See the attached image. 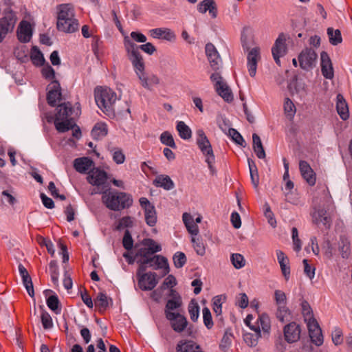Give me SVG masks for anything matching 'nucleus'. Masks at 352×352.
Masks as SVG:
<instances>
[{
    "label": "nucleus",
    "mask_w": 352,
    "mask_h": 352,
    "mask_svg": "<svg viewBox=\"0 0 352 352\" xmlns=\"http://www.w3.org/2000/svg\"><path fill=\"white\" fill-rule=\"evenodd\" d=\"M102 202L111 210L121 211L132 205L133 199L128 193L108 188L102 193Z\"/></svg>",
    "instance_id": "f257e3e1"
},
{
    "label": "nucleus",
    "mask_w": 352,
    "mask_h": 352,
    "mask_svg": "<svg viewBox=\"0 0 352 352\" xmlns=\"http://www.w3.org/2000/svg\"><path fill=\"white\" fill-rule=\"evenodd\" d=\"M323 202L314 208L311 214L312 221L316 225L322 223L327 228L331 226V219L330 213L333 210V204L331 197L326 192H324Z\"/></svg>",
    "instance_id": "f03ea898"
},
{
    "label": "nucleus",
    "mask_w": 352,
    "mask_h": 352,
    "mask_svg": "<svg viewBox=\"0 0 352 352\" xmlns=\"http://www.w3.org/2000/svg\"><path fill=\"white\" fill-rule=\"evenodd\" d=\"M94 97L98 107L104 112L113 111V105L117 100L116 94L109 87H97L94 90Z\"/></svg>",
    "instance_id": "7ed1b4c3"
},
{
    "label": "nucleus",
    "mask_w": 352,
    "mask_h": 352,
    "mask_svg": "<svg viewBox=\"0 0 352 352\" xmlns=\"http://www.w3.org/2000/svg\"><path fill=\"white\" fill-rule=\"evenodd\" d=\"M124 44L128 53L129 58L138 76L145 72V64L143 57L138 50V45L128 37L124 38Z\"/></svg>",
    "instance_id": "20e7f679"
},
{
    "label": "nucleus",
    "mask_w": 352,
    "mask_h": 352,
    "mask_svg": "<svg viewBox=\"0 0 352 352\" xmlns=\"http://www.w3.org/2000/svg\"><path fill=\"white\" fill-rule=\"evenodd\" d=\"M196 134V142L198 147L203 155L206 157V162L208 164L210 172L213 174L215 172V169L213 166L215 162V157L212 146L202 129L197 130Z\"/></svg>",
    "instance_id": "39448f33"
},
{
    "label": "nucleus",
    "mask_w": 352,
    "mask_h": 352,
    "mask_svg": "<svg viewBox=\"0 0 352 352\" xmlns=\"http://www.w3.org/2000/svg\"><path fill=\"white\" fill-rule=\"evenodd\" d=\"M18 21L16 13L10 8L3 10L0 18V43L8 34L13 32Z\"/></svg>",
    "instance_id": "423d86ee"
},
{
    "label": "nucleus",
    "mask_w": 352,
    "mask_h": 352,
    "mask_svg": "<svg viewBox=\"0 0 352 352\" xmlns=\"http://www.w3.org/2000/svg\"><path fill=\"white\" fill-rule=\"evenodd\" d=\"M107 179V173L104 170L99 168H94L90 170L87 181L90 184L96 186L91 192V195L95 193L102 194L109 188Z\"/></svg>",
    "instance_id": "0eeeda50"
},
{
    "label": "nucleus",
    "mask_w": 352,
    "mask_h": 352,
    "mask_svg": "<svg viewBox=\"0 0 352 352\" xmlns=\"http://www.w3.org/2000/svg\"><path fill=\"white\" fill-rule=\"evenodd\" d=\"M318 55L314 50L305 48L298 55L300 67L304 70H309L315 67Z\"/></svg>",
    "instance_id": "6e6552de"
},
{
    "label": "nucleus",
    "mask_w": 352,
    "mask_h": 352,
    "mask_svg": "<svg viewBox=\"0 0 352 352\" xmlns=\"http://www.w3.org/2000/svg\"><path fill=\"white\" fill-rule=\"evenodd\" d=\"M140 204L144 210L145 221L147 225L153 227L157 222V214L155 206L146 197L140 199Z\"/></svg>",
    "instance_id": "1a4fd4ad"
},
{
    "label": "nucleus",
    "mask_w": 352,
    "mask_h": 352,
    "mask_svg": "<svg viewBox=\"0 0 352 352\" xmlns=\"http://www.w3.org/2000/svg\"><path fill=\"white\" fill-rule=\"evenodd\" d=\"M166 318L170 321L171 327L176 332L180 333L187 327L188 321L186 317L179 313L166 311Z\"/></svg>",
    "instance_id": "9d476101"
},
{
    "label": "nucleus",
    "mask_w": 352,
    "mask_h": 352,
    "mask_svg": "<svg viewBox=\"0 0 352 352\" xmlns=\"http://www.w3.org/2000/svg\"><path fill=\"white\" fill-rule=\"evenodd\" d=\"M158 283L157 274L155 272L142 274L138 278V286L143 291H151Z\"/></svg>",
    "instance_id": "9b49d317"
},
{
    "label": "nucleus",
    "mask_w": 352,
    "mask_h": 352,
    "mask_svg": "<svg viewBox=\"0 0 352 352\" xmlns=\"http://www.w3.org/2000/svg\"><path fill=\"white\" fill-rule=\"evenodd\" d=\"M61 87L58 80H54L49 85V91L47 94V100L52 107H55L58 102L61 100Z\"/></svg>",
    "instance_id": "f8f14e48"
},
{
    "label": "nucleus",
    "mask_w": 352,
    "mask_h": 352,
    "mask_svg": "<svg viewBox=\"0 0 352 352\" xmlns=\"http://www.w3.org/2000/svg\"><path fill=\"white\" fill-rule=\"evenodd\" d=\"M300 327L295 322H292L285 325L283 329L285 340L288 343L297 342L300 338Z\"/></svg>",
    "instance_id": "ddd939ff"
},
{
    "label": "nucleus",
    "mask_w": 352,
    "mask_h": 352,
    "mask_svg": "<svg viewBox=\"0 0 352 352\" xmlns=\"http://www.w3.org/2000/svg\"><path fill=\"white\" fill-rule=\"evenodd\" d=\"M144 263L148 264V267L153 270L164 269V275L169 272L168 260L163 256L154 255L148 258V259L145 260Z\"/></svg>",
    "instance_id": "4468645a"
},
{
    "label": "nucleus",
    "mask_w": 352,
    "mask_h": 352,
    "mask_svg": "<svg viewBox=\"0 0 352 352\" xmlns=\"http://www.w3.org/2000/svg\"><path fill=\"white\" fill-rule=\"evenodd\" d=\"M205 50L210 66L214 70H218L221 65V59L217 49L212 43H208L206 45Z\"/></svg>",
    "instance_id": "2eb2a0df"
},
{
    "label": "nucleus",
    "mask_w": 352,
    "mask_h": 352,
    "mask_svg": "<svg viewBox=\"0 0 352 352\" xmlns=\"http://www.w3.org/2000/svg\"><path fill=\"white\" fill-rule=\"evenodd\" d=\"M247 59L250 76L254 77L256 73L258 60L260 59V48L256 47L250 50Z\"/></svg>",
    "instance_id": "dca6fc26"
},
{
    "label": "nucleus",
    "mask_w": 352,
    "mask_h": 352,
    "mask_svg": "<svg viewBox=\"0 0 352 352\" xmlns=\"http://www.w3.org/2000/svg\"><path fill=\"white\" fill-rule=\"evenodd\" d=\"M299 169L303 179L310 185L314 186L316 184V174L310 165L304 160L299 162Z\"/></svg>",
    "instance_id": "f3484780"
},
{
    "label": "nucleus",
    "mask_w": 352,
    "mask_h": 352,
    "mask_svg": "<svg viewBox=\"0 0 352 352\" xmlns=\"http://www.w3.org/2000/svg\"><path fill=\"white\" fill-rule=\"evenodd\" d=\"M321 59V72L324 78L332 79L333 78V69L331 59L326 52H322L320 54Z\"/></svg>",
    "instance_id": "a211bd4d"
},
{
    "label": "nucleus",
    "mask_w": 352,
    "mask_h": 352,
    "mask_svg": "<svg viewBox=\"0 0 352 352\" xmlns=\"http://www.w3.org/2000/svg\"><path fill=\"white\" fill-rule=\"evenodd\" d=\"M32 35L31 25L26 21H22L19 26L17 36L22 43H28L30 41Z\"/></svg>",
    "instance_id": "6ab92c4d"
},
{
    "label": "nucleus",
    "mask_w": 352,
    "mask_h": 352,
    "mask_svg": "<svg viewBox=\"0 0 352 352\" xmlns=\"http://www.w3.org/2000/svg\"><path fill=\"white\" fill-rule=\"evenodd\" d=\"M138 78L140 82L141 85L149 91L153 89V86L157 85L160 83V79L156 75H148L145 72L138 75Z\"/></svg>",
    "instance_id": "aec40b11"
},
{
    "label": "nucleus",
    "mask_w": 352,
    "mask_h": 352,
    "mask_svg": "<svg viewBox=\"0 0 352 352\" xmlns=\"http://www.w3.org/2000/svg\"><path fill=\"white\" fill-rule=\"evenodd\" d=\"M61 22L62 26L60 25V20H57L56 26L59 31L66 33H72L78 30L79 24L74 17H72L69 19H65Z\"/></svg>",
    "instance_id": "412c9836"
},
{
    "label": "nucleus",
    "mask_w": 352,
    "mask_h": 352,
    "mask_svg": "<svg viewBox=\"0 0 352 352\" xmlns=\"http://www.w3.org/2000/svg\"><path fill=\"white\" fill-rule=\"evenodd\" d=\"M56 110L57 113H56L54 120L71 119L70 116L73 113V109L70 102L60 104L58 105Z\"/></svg>",
    "instance_id": "4be33fe9"
},
{
    "label": "nucleus",
    "mask_w": 352,
    "mask_h": 352,
    "mask_svg": "<svg viewBox=\"0 0 352 352\" xmlns=\"http://www.w3.org/2000/svg\"><path fill=\"white\" fill-rule=\"evenodd\" d=\"M93 165V160L87 157L76 158L74 161V168L80 173H87Z\"/></svg>",
    "instance_id": "5701e85b"
},
{
    "label": "nucleus",
    "mask_w": 352,
    "mask_h": 352,
    "mask_svg": "<svg viewBox=\"0 0 352 352\" xmlns=\"http://www.w3.org/2000/svg\"><path fill=\"white\" fill-rule=\"evenodd\" d=\"M151 36L155 38H163L168 41L175 40V34L168 28H155L150 30Z\"/></svg>",
    "instance_id": "b1692460"
},
{
    "label": "nucleus",
    "mask_w": 352,
    "mask_h": 352,
    "mask_svg": "<svg viewBox=\"0 0 352 352\" xmlns=\"http://www.w3.org/2000/svg\"><path fill=\"white\" fill-rule=\"evenodd\" d=\"M278 262L280 265L281 272L286 280L289 278L290 267L289 266V261L288 257L281 250L276 251Z\"/></svg>",
    "instance_id": "393cba45"
},
{
    "label": "nucleus",
    "mask_w": 352,
    "mask_h": 352,
    "mask_svg": "<svg viewBox=\"0 0 352 352\" xmlns=\"http://www.w3.org/2000/svg\"><path fill=\"white\" fill-rule=\"evenodd\" d=\"M74 6L70 3L61 4L58 6L57 20H60V25L62 26V21L74 17Z\"/></svg>",
    "instance_id": "a878e982"
},
{
    "label": "nucleus",
    "mask_w": 352,
    "mask_h": 352,
    "mask_svg": "<svg viewBox=\"0 0 352 352\" xmlns=\"http://www.w3.org/2000/svg\"><path fill=\"white\" fill-rule=\"evenodd\" d=\"M336 109L338 115L343 120H346L349 118L347 103L341 94L337 96Z\"/></svg>",
    "instance_id": "bb28decb"
},
{
    "label": "nucleus",
    "mask_w": 352,
    "mask_h": 352,
    "mask_svg": "<svg viewBox=\"0 0 352 352\" xmlns=\"http://www.w3.org/2000/svg\"><path fill=\"white\" fill-rule=\"evenodd\" d=\"M197 9L201 13H206L208 11L212 18L217 16V10L214 0H204L199 3Z\"/></svg>",
    "instance_id": "cd10ccee"
},
{
    "label": "nucleus",
    "mask_w": 352,
    "mask_h": 352,
    "mask_svg": "<svg viewBox=\"0 0 352 352\" xmlns=\"http://www.w3.org/2000/svg\"><path fill=\"white\" fill-rule=\"evenodd\" d=\"M287 52L286 36L283 33H280L275 41L274 45L272 48V52L285 55Z\"/></svg>",
    "instance_id": "c85d7f7f"
},
{
    "label": "nucleus",
    "mask_w": 352,
    "mask_h": 352,
    "mask_svg": "<svg viewBox=\"0 0 352 352\" xmlns=\"http://www.w3.org/2000/svg\"><path fill=\"white\" fill-rule=\"evenodd\" d=\"M177 352H203L199 345L192 340L179 342L176 347Z\"/></svg>",
    "instance_id": "c756f323"
},
{
    "label": "nucleus",
    "mask_w": 352,
    "mask_h": 352,
    "mask_svg": "<svg viewBox=\"0 0 352 352\" xmlns=\"http://www.w3.org/2000/svg\"><path fill=\"white\" fill-rule=\"evenodd\" d=\"M153 184L157 187H161L166 190L173 189L175 186L173 182L168 175H160L156 177Z\"/></svg>",
    "instance_id": "7c9ffc66"
},
{
    "label": "nucleus",
    "mask_w": 352,
    "mask_h": 352,
    "mask_svg": "<svg viewBox=\"0 0 352 352\" xmlns=\"http://www.w3.org/2000/svg\"><path fill=\"white\" fill-rule=\"evenodd\" d=\"M251 329L254 331V333H245L243 335V340L248 346L253 347L257 344L258 340L261 337V330L259 327H251Z\"/></svg>",
    "instance_id": "2f4dec72"
},
{
    "label": "nucleus",
    "mask_w": 352,
    "mask_h": 352,
    "mask_svg": "<svg viewBox=\"0 0 352 352\" xmlns=\"http://www.w3.org/2000/svg\"><path fill=\"white\" fill-rule=\"evenodd\" d=\"M252 140H253V149L255 152L256 156L259 159H264L265 158V152L264 150V148L263 146L260 137L256 134L254 133L252 135Z\"/></svg>",
    "instance_id": "473e14b6"
},
{
    "label": "nucleus",
    "mask_w": 352,
    "mask_h": 352,
    "mask_svg": "<svg viewBox=\"0 0 352 352\" xmlns=\"http://www.w3.org/2000/svg\"><path fill=\"white\" fill-rule=\"evenodd\" d=\"M56 130L60 133H64L74 128L76 125L73 119L54 120Z\"/></svg>",
    "instance_id": "72a5a7b5"
},
{
    "label": "nucleus",
    "mask_w": 352,
    "mask_h": 352,
    "mask_svg": "<svg viewBox=\"0 0 352 352\" xmlns=\"http://www.w3.org/2000/svg\"><path fill=\"white\" fill-rule=\"evenodd\" d=\"M252 30L249 27H244L241 32V42L244 50H249L252 43Z\"/></svg>",
    "instance_id": "f704fd0d"
},
{
    "label": "nucleus",
    "mask_w": 352,
    "mask_h": 352,
    "mask_svg": "<svg viewBox=\"0 0 352 352\" xmlns=\"http://www.w3.org/2000/svg\"><path fill=\"white\" fill-rule=\"evenodd\" d=\"M108 132L106 124L97 123L91 130V135L94 139L100 140L107 135Z\"/></svg>",
    "instance_id": "c9c22d12"
},
{
    "label": "nucleus",
    "mask_w": 352,
    "mask_h": 352,
    "mask_svg": "<svg viewBox=\"0 0 352 352\" xmlns=\"http://www.w3.org/2000/svg\"><path fill=\"white\" fill-rule=\"evenodd\" d=\"M215 88L218 94L222 97L225 101L230 102L233 100L232 91L225 82Z\"/></svg>",
    "instance_id": "e433bc0d"
},
{
    "label": "nucleus",
    "mask_w": 352,
    "mask_h": 352,
    "mask_svg": "<svg viewBox=\"0 0 352 352\" xmlns=\"http://www.w3.org/2000/svg\"><path fill=\"white\" fill-rule=\"evenodd\" d=\"M338 250L343 258H348L350 255V242L344 236H340L338 242Z\"/></svg>",
    "instance_id": "4c0bfd02"
},
{
    "label": "nucleus",
    "mask_w": 352,
    "mask_h": 352,
    "mask_svg": "<svg viewBox=\"0 0 352 352\" xmlns=\"http://www.w3.org/2000/svg\"><path fill=\"white\" fill-rule=\"evenodd\" d=\"M176 129L180 138L183 140H188L192 136V131L190 127L183 121H179L177 123Z\"/></svg>",
    "instance_id": "58836bf2"
},
{
    "label": "nucleus",
    "mask_w": 352,
    "mask_h": 352,
    "mask_svg": "<svg viewBox=\"0 0 352 352\" xmlns=\"http://www.w3.org/2000/svg\"><path fill=\"white\" fill-rule=\"evenodd\" d=\"M47 307L56 314L61 312V307L57 295L54 294L49 296L46 300Z\"/></svg>",
    "instance_id": "ea45409f"
},
{
    "label": "nucleus",
    "mask_w": 352,
    "mask_h": 352,
    "mask_svg": "<svg viewBox=\"0 0 352 352\" xmlns=\"http://www.w3.org/2000/svg\"><path fill=\"white\" fill-rule=\"evenodd\" d=\"M327 34L329 39V43L333 45H337L342 43V38L341 32L339 30H333V28L327 29Z\"/></svg>",
    "instance_id": "a19ab883"
},
{
    "label": "nucleus",
    "mask_w": 352,
    "mask_h": 352,
    "mask_svg": "<svg viewBox=\"0 0 352 352\" xmlns=\"http://www.w3.org/2000/svg\"><path fill=\"white\" fill-rule=\"evenodd\" d=\"M109 300L111 301V299L108 298L105 293L100 292L95 300V303L96 305L100 308V310H106L109 307Z\"/></svg>",
    "instance_id": "79ce46f5"
},
{
    "label": "nucleus",
    "mask_w": 352,
    "mask_h": 352,
    "mask_svg": "<svg viewBox=\"0 0 352 352\" xmlns=\"http://www.w3.org/2000/svg\"><path fill=\"white\" fill-rule=\"evenodd\" d=\"M31 60L32 63L36 66H41L45 63V58L43 57L41 52L37 49L36 47H34L32 49V52L31 54Z\"/></svg>",
    "instance_id": "37998d69"
},
{
    "label": "nucleus",
    "mask_w": 352,
    "mask_h": 352,
    "mask_svg": "<svg viewBox=\"0 0 352 352\" xmlns=\"http://www.w3.org/2000/svg\"><path fill=\"white\" fill-rule=\"evenodd\" d=\"M228 135L231 137L232 140L237 144L245 147L246 146L245 141L241 135L234 129L229 128Z\"/></svg>",
    "instance_id": "c03bdc74"
},
{
    "label": "nucleus",
    "mask_w": 352,
    "mask_h": 352,
    "mask_svg": "<svg viewBox=\"0 0 352 352\" xmlns=\"http://www.w3.org/2000/svg\"><path fill=\"white\" fill-rule=\"evenodd\" d=\"M188 312L190 314V319L193 322H196L198 320L199 316V306L195 300H192L188 305Z\"/></svg>",
    "instance_id": "a18cd8bd"
},
{
    "label": "nucleus",
    "mask_w": 352,
    "mask_h": 352,
    "mask_svg": "<svg viewBox=\"0 0 352 352\" xmlns=\"http://www.w3.org/2000/svg\"><path fill=\"white\" fill-rule=\"evenodd\" d=\"M40 308L42 309L41 320L43 328L45 329H51L53 327V322L51 316L43 309V306H40Z\"/></svg>",
    "instance_id": "49530a36"
},
{
    "label": "nucleus",
    "mask_w": 352,
    "mask_h": 352,
    "mask_svg": "<svg viewBox=\"0 0 352 352\" xmlns=\"http://www.w3.org/2000/svg\"><path fill=\"white\" fill-rule=\"evenodd\" d=\"M161 142L172 148H176V144L175 143L173 135L168 131L163 132L160 135Z\"/></svg>",
    "instance_id": "de8ad7c7"
},
{
    "label": "nucleus",
    "mask_w": 352,
    "mask_h": 352,
    "mask_svg": "<svg viewBox=\"0 0 352 352\" xmlns=\"http://www.w3.org/2000/svg\"><path fill=\"white\" fill-rule=\"evenodd\" d=\"M258 324V325L257 327H261L265 333H269L271 325L270 318L267 314H261L259 316Z\"/></svg>",
    "instance_id": "09e8293b"
},
{
    "label": "nucleus",
    "mask_w": 352,
    "mask_h": 352,
    "mask_svg": "<svg viewBox=\"0 0 352 352\" xmlns=\"http://www.w3.org/2000/svg\"><path fill=\"white\" fill-rule=\"evenodd\" d=\"M21 279L23 281V284L24 287H25L29 296L30 297H34V287H33L32 278L30 276L29 273L24 275V276H21Z\"/></svg>",
    "instance_id": "8fccbe9b"
},
{
    "label": "nucleus",
    "mask_w": 352,
    "mask_h": 352,
    "mask_svg": "<svg viewBox=\"0 0 352 352\" xmlns=\"http://www.w3.org/2000/svg\"><path fill=\"white\" fill-rule=\"evenodd\" d=\"M113 161L118 164H122L125 161V155L121 148H112L110 150Z\"/></svg>",
    "instance_id": "3c124183"
},
{
    "label": "nucleus",
    "mask_w": 352,
    "mask_h": 352,
    "mask_svg": "<svg viewBox=\"0 0 352 352\" xmlns=\"http://www.w3.org/2000/svg\"><path fill=\"white\" fill-rule=\"evenodd\" d=\"M230 260L236 269H241L245 266V261L241 254H232L230 256Z\"/></svg>",
    "instance_id": "603ef678"
},
{
    "label": "nucleus",
    "mask_w": 352,
    "mask_h": 352,
    "mask_svg": "<svg viewBox=\"0 0 352 352\" xmlns=\"http://www.w3.org/2000/svg\"><path fill=\"white\" fill-rule=\"evenodd\" d=\"M142 244L146 246L151 253L159 252L162 250L161 245L157 244L151 239H146L142 241Z\"/></svg>",
    "instance_id": "864d4df0"
},
{
    "label": "nucleus",
    "mask_w": 352,
    "mask_h": 352,
    "mask_svg": "<svg viewBox=\"0 0 352 352\" xmlns=\"http://www.w3.org/2000/svg\"><path fill=\"white\" fill-rule=\"evenodd\" d=\"M309 333V337L311 342L316 346H320L323 343V336L321 329H316V331H311Z\"/></svg>",
    "instance_id": "5fc2aeb1"
},
{
    "label": "nucleus",
    "mask_w": 352,
    "mask_h": 352,
    "mask_svg": "<svg viewBox=\"0 0 352 352\" xmlns=\"http://www.w3.org/2000/svg\"><path fill=\"white\" fill-rule=\"evenodd\" d=\"M173 260L175 267L176 268H181L186 263V256L184 253L182 252H177L174 254Z\"/></svg>",
    "instance_id": "6e6d98bb"
},
{
    "label": "nucleus",
    "mask_w": 352,
    "mask_h": 352,
    "mask_svg": "<svg viewBox=\"0 0 352 352\" xmlns=\"http://www.w3.org/2000/svg\"><path fill=\"white\" fill-rule=\"evenodd\" d=\"M181 305L182 300L180 297L169 299L166 305L165 314H166V311H171L179 308Z\"/></svg>",
    "instance_id": "4d7b16f0"
},
{
    "label": "nucleus",
    "mask_w": 352,
    "mask_h": 352,
    "mask_svg": "<svg viewBox=\"0 0 352 352\" xmlns=\"http://www.w3.org/2000/svg\"><path fill=\"white\" fill-rule=\"evenodd\" d=\"M290 312L286 305L277 306L276 318L280 321L284 322Z\"/></svg>",
    "instance_id": "13d9d810"
},
{
    "label": "nucleus",
    "mask_w": 352,
    "mask_h": 352,
    "mask_svg": "<svg viewBox=\"0 0 352 352\" xmlns=\"http://www.w3.org/2000/svg\"><path fill=\"white\" fill-rule=\"evenodd\" d=\"M202 314L203 320L205 326L208 329H210L213 327L214 324L210 309L208 307H204L202 310Z\"/></svg>",
    "instance_id": "bf43d9fd"
},
{
    "label": "nucleus",
    "mask_w": 352,
    "mask_h": 352,
    "mask_svg": "<svg viewBox=\"0 0 352 352\" xmlns=\"http://www.w3.org/2000/svg\"><path fill=\"white\" fill-rule=\"evenodd\" d=\"M123 247L126 250H131L133 246V240L128 230H126L122 239Z\"/></svg>",
    "instance_id": "052dcab7"
},
{
    "label": "nucleus",
    "mask_w": 352,
    "mask_h": 352,
    "mask_svg": "<svg viewBox=\"0 0 352 352\" xmlns=\"http://www.w3.org/2000/svg\"><path fill=\"white\" fill-rule=\"evenodd\" d=\"M274 300L277 306L287 304V297L284 292L276 289L274 292Z\"/></svg>",
    "instance_id": "680f3d73"
},
{
    "label": "nucleus",
    "mask_w": 352,
    "mask_h": 352,
    "mask_svg": "<svg viewBox=\"0 0 352 352\" xmlns=\"http://www.w3.org/2000/svg\"><path fill=\"white\" fill-rule=\"evenodd\" d=\"M302 314L304 317V320L314 317L312 309L306 300H302L301 302Z\"/></svg>",
    "instance_id": "e2e57ef3"
},
{
    "label": "nucleus",
    "mask_w": 352,
    "mask_h": 352,
    "mask_svg": "<svg viewBox=\"0 0 352 352\" xmlns=\"http://www.w3.org/2000/svg\"><path fill=\"white\" fill-rule=\"evenodd\" d=\"M284 110L285 114L290 118H292L295 114V106L292 101L289 98H287L285 100V102L284 103Z\"/></svg>",
    "instance_id": "0e129e2a"
},
{
    "label": "nucleus",
    "mask_w": 352,
    "mask_h": 352,
    "mask_svg": "<svg viewBox=\"0 0 352 352\" xmlns=\"http://www.w3.org/2000/svg\"><path fill=\"white\" fill-rule=\"evenodd\" d=\"M154 253H151L150 250L145 246L140 248L136 252V257L139 258L140 260H146L148 258L153 256Z\"/></svg>",
    "instance_id": "69168bd1"
},
{
    "label": "nucleus",
    "mask_w": 352,
    "mask_h": 352,
    "mask_svg": "<svg viewBox=\"0 0 352 352\" xmlns=\"http://www.w3.org/2000/svg\"><path fill=\"white\" fill-rule=\"evenodd\" d=\"M41 73L43 76L47 80L54 79L55 77L54 69L49 64L42 69Z\"/></svg>",
    "instance_id": "338daca9"
},
{
    "label": "nucleus",
    "mask_w": 352,
    "mask_h": 352,
    "mask_svg": "<svg viewBox=\"0 0 352 352\" xmlns=\"http://www.w3.org/2000/svg\"><path fill=\"white\" fill-rule=\"evenodd\" d=\"M331 336L332 340L336 345H339L342 342V331L341 329L336 327Z\"/></svg>",
    "instance_id": "774afa93"
}]
</instances>
